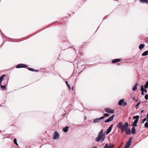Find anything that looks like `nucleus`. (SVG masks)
<instances>
[{
	"mask_svg": "<svg viewBox=\"0 0 148 148\" xmlns=\"http://www.w3.org/2000/svg\"><path fill=\"white\" fill-rule=\"evenodd\" d=\"M117 127L120 129H122L125 130V131L127 130V128H128V124L127 122H126L124 125L122 124L121 122L117 124Z\"/></svg>",
	"mask_w": 148,
	"mask_h": 148,
	"instance_id": "obj_1",
	"label": "nucleus"
},
{
	"mask_svg": "<svg viewBox=\"0 0 148 148\" xmlns=\"http://www.w3.org/2000/svg\"><path fill=\"white\" fill-rule=\"evenodd\" d=\"M103 130L102 129L99 133L98 136L96 139V140L97 142H99L100 141L103 136L105 135L103 133Z\"/></svg>",
	"mask_w": 148,
	"mask_h": 148,
	"instance_id": "obj_2",
	"label": "nucleus"
},
{
	"mask_svg": "<svg viewBox=\"0 0 148 148\" xmlns=\"http://www.w3.org/2000/svg\"><path fill=\"white\" fill-rule=\"evenodd\" d=\"M139 118V116L138 115L133 116V119H136V120L134 121L133 124L132 125V127H136L137 126V123L138 121V119Z\"/></svg>",
	"mask_w": 148,
	"mask_h": 148,
	"instance_id": "obj_3",
	"label": "nucleus"
},
{
	"mask_svg": "<svg viewBox=\"0 0 148 148\" xmlns=\"http://www.w3.org/2000/svg\"><path fill=\"white\" fill-rule=\"evenodd\" d=\"M59 138L60 136L59 134L57 132V131H55L53 134V139H58Z\"/></svg>",
	"mask_w": 148,
	"mask_h": 148,
	"instance_id": "obj_4",
	"label": "nucleus"
},
{
	"mask_svg": "<svg viewBox=\"0 0 148 148\" xmlns=\"http://www.w3.org/2000/svg\"><path fill=\"white\" fill-rule=\"evenodd\" d=\"M105 111L106 112L114 114V110L109 108H106L105 109Z\"/></svg>",
	"mask_w": 148,
	"mask_h": 148,
	"instance_id": "obj_5",
	"label": "nucleus"
},
{
	"mask_svg": "<svg viewBox=\"0 0 148 148\" xmlns=\"http://www.w3.org/2000/svg\"><path fill=\"white\" fill-rule=\"evenodd\" d=\"M27 66L24 64H19L17 65L16 68H27Z\"/></svg>",
	"mask_w": 148,
	"mask_h": 148,
	"instance_id": "obj_6",
	"label": "nucleus"
},
{
	"mask_svg": "<svg viewBox=\"0 0 148 148\" xmlns=\"http://www.w3.org/2000/svg\"><path fill=\"white\" fill-rule=\"evenodd\" d=\"M132 137H130L129 138L127 142L125 145H127L128 147H130L131 143L132 142Z\"/></svg>",
	"mask_w": 148,
	"mask_h": 148,
	"instance_id": "obj_7",
	"label": "nucleus"
},
{
	"mask_svg": "<svg viewBox=\"0 0 148 148\" xmlns=\"http://www.w3.org/2000/svg\"><path fill=\"white\" fill-rule=\"evenodd\" d=\"M113 126V124H112L110 126V127L108 128L107 130L106 131V133L107 134H109L111 131V130L112 129Z\"/></svg>",
	"mask_w": 148,
	"mask_h": 148,
	"instance_id": "obj_8",
	"label": "nucleus"
},
{
	"mask_svg": "<svg viewBox=\"0 0 148 148\" xmlns=\"http://www.w3.org/2000/svg\"><path fill=\"white\" fill-rule=\"evenodd\" d=\"M104 118V117H101L99 118L96 119L94 120V123L96 122H99L100 121V120L101 119H103Z\"/></svg>",
	"mask_w": 148,
	"mask_h": 148,
	"instance_id": "obj_9",
	"label": "nucleus"
},
{
	"mask_svg": "<svg viewBox=\"0 0 148 148\" xmlns=\"http://www.w3.org/2000/svg\"><path fill=\"white\" fill-rule=\"evenodd\" d=\"M125 132L127 135H130L131 133L130 129H128V128H127V130L125 131Z\"/></svg>",
	"mask_w": 148,
	"mask_h": 148,
	"instance_id": "obj_10",
	"label": "nucleus"
},
{
	"mask_svg": "<svg viewBox=\"0 0 148 148\" xmlns=\"http://www.w3.org/2000/svg\"><path fill=\"white\" fill-rule=\"evenodd\" d=\"M138 84L137 83L132 88V90L133 91H136L137 90V86Z\"/></svg>",
	"mask_w": 148,
	"mask_h": 148,
	"instance_id": "obj_11",
	"label": "nucleus"
},
{
	"mask_svg": "<svg viewBox=\"0 0 148 148\" xmlns=\"http://www.w3.org/2000/svg\"><path fill=\"white\" fill-rule=\"evenodd\" d=\"M121 61V60L119 59H114L112 61V63H116L118 62H119Z\"/></svg>",
	"mask_w": 148,
	"mask_h": 148,
	"instance_id": "obj_12",
	"label": "nucleus"
},
{
	"mask_svg": "<svg viewBox=\"0 0 148 148\" xmlns=\"http://www.w3.org/2000/svg\"><path fill=\"white\" fill-rule=\"evenodd\" d=\"M140 90L141 91V94L143 95H144V88L143 87V85H142L140 88Z\"/></svg>",
	"mask_w": 148,
	"mask_h": 148,
	"instance_id": "obj_13",
	"label": "nucleus"
},
{
	"mask_svg": "<svg viewBox=\"0 0 148 148\" xmlns=\"http://www.w3.org/2000/svg\"><path fill=\"white\" fill-rule=\"evenodd\" d=\"M124 101V99L120 100L118 103V105H122L123 102Z\"/></svg>",
	"mask_w": 148,
	"mask_h": 148,
	"instance_id": "obj_14",
	"label": "nucleus"
},
{
	"mask_svg": "<svg viewBox=\"0 0 148 148\" xmlns=\"http://www.w3.org/2000/svg\"><path fill=\"white\" fill-rule=\"evenodd\" d=\"M69 127L68 126H66L63 129V131L65 132H67L69 130Z\"/></svg>",
	"mask_w": 148,
	"mask_h": 148,
	"instance_id": "obj_15",
	"label": "nucleus"
},
{
	"mask_svg": "<svg viewBox=\"0 0 148 148\" xmlns=\"http://www.w3.org/2000/svg\"><path fill=\"white\" fill-rule=\"evenodd\" d=\"M131 133H132L133 134H135L136 132L135 131V128L134 127H132V131L131 132Z\"/></svg>",
	"mask_w": 148,
	"mask_h": 148,
	"instance_id": "obj_16",
	"label": "nucleus"
},
{
	"mask_svg": "<svg viewBox=\"0 0 148 148\" xmlns=\"http://www.w3.org/2000/svg\"><path fill=\"white\" fill-rule=\"evenodd\" d=\"M143 87L145 89H146L148 88V80L146 82L145 84L143 86Z\"/></svg>",
	"mask_w": 148,
	"mask_h": 148,
	"instance_id": "obj_17",
	"label": "nucleus"
},
{
	"mask_svg": "<svg viewBox=\"0 0 148 148\" xmlns=\"http://www.w3.org/2000/svg\"><path fill=\"white\" fill-rule=\"evenodd\" d=\"M145 47V45L143 44H141L139 45V48L140 50H141L143 49Z\"/></svg>",
	"mask_w": 148,
	"mask_h": 148,
	"instance_id": "obj_18",
	"label": "nucleus"
},
{
	"mask_svg": "<svg viewBox=\"0 0 148 148\" xmlns=\"http://www.w3.org/2000/svg\"><path fill=\"white\" fill-rule=\"evenodd\" d=\"M148 54V51H146L144 52L142 54L143 56H145L147 55Z\"/></svg>",
	"mask_w": 148,
	"mask_h": 148,
	"instance_id": "obj_19",
	"label": "nucleus"
},
{
	"mask_svg": "<svg viewBox=\"0 0 148 148\" xmlns=\"http://www.w3.org/2000/svg\"><path fill=\"white\" fill-rule=\"evenodd\" d=\"M114 146V145L110 144L106 148H113Z\"/></svg>",
	"mask_w": 148,
	"mask_h": 148,
	"instance_id": "obj_20",
	"label": "nucleus"
},
{
	"mask_svg": "<svg viewBox=\"0 0 148 148\" xmlns=\"http://www.w3.org/2000/svg\"><path fill=\"white\" fill-rule=\"evenodd\" d=\"M140 3H144L145 2L147 3L148 2V0H139Z\"/></svg>",
	"mask_w": 148,
	"mask_h": 148,
	"instance_id": "obj_21",
	"label": "nucleus"
},
{
	"mask_svg": "<svg viewBox=\"0 0 148 148\" xmlns=\"http://www.w3.org/2000/svg\"><path fill=\"white\" fill-rule=\"evenodd\" d=\"M5 76V75H2L0 77V81H2L3 79Z\"/></svg>",
	"mask_w": 148,
	"mask_h": 148,
	"instance_id": "obj_22",
	"label": "nucleus"
},
{
	"mask_svg": "<svg viewBox=\"0 0 148 148\" xmlns=\"http://www.w3.org/2000/svg\"><path fill=\"white\" fill-rule=\"evenodd\" d=\"M114 116L115 115H113L108 118L110 121H112L113 120V118L114 117Z\"/></svg>",
	"mask_w": 148,
	"mask_h": 148,
	"instance_id": "obj_23",
	"label": "nucleus"
},
{
	"mask_svg": "<svg viewBox=\"0 0 148 148\" xmlns=\"http://www.w3.org/2000/svg\"><path fill=\"white\" fill-rule=\"evenodd\" d=\"M1 88H2L3 89L5 90L6 89V88L5 85H4L3 86L1 85Z\"/></svg>",
	"mask_w": 148,
	"mask_h": 148,
	"instance_id": "obj_24",
	"label": "nucleus"
},
{
	"mask_svg": "<svg viewBox=\"0 0 148 148\" xmlns=\"http://www.w3.org/2000/svg\"><path fill=\"white\" fill-rule=\"evenodd\" d=\"M14 143L17 145L18 146V145L17 142V140L16 138H14Z\"/></svg>",
	"mask_w": 148,
	"mask_h": 148,
	"instance_id": "obj_25",
	"label": "nucleus"
},
{
	"mask_svg": "<svg viewBox=\"0 0 148 148\" xmlns=\"http://www.w3.org/2000/svg\"><path fill=\"white\" fill-rule=\"evenodd\" d=\"M144 126L146 128H148V123L146 122Z\"/></svg>",
	"mask_w": 148,
	"mask_h": 148,
	"instance_id": "obj_26",
	"label": "nucleus"
},
{
	"mask_svg": "<svg viewBox=\"0 0 148 148\" xmlns=\"http://www.w3.org/2000/svg\"><path fill=\"white\" fill-rule=\"evenodd\" d=\"M28 69L30 71H35V69H33V68H28Z\"/></svg>",
	"mask_w": 148,
	"mask_h": 148,
	"instance_id": "obj_27",
	"label": "nucleus"
},
{
	"mask_svg": "<svg viewBox=\"0 0 148 148\" xmlns=\"http://www.w3.org/2000/svg\"><path fill=\"white\" fill-rule=\"evenodd\" d=\"M140 102H138V103L136 104V109H138V106L140 104Z\"/></svg>",
	"mask_w": 148,
	"mask_h": 148,
	"instance_id": "obj_28",
	"label": "nucleus"
},
{
	"mask_svg": "<svg viewBox=\"0 0 148 148\" xmlns=\"http://www.w3.org/2000/svg\"><path fill=\"white\" fill-rule=\"evenodd\" d=\"M147 120V119L146 118H144L143 120H142V121L141 122V123H143L144 122Z\"/></svg>",
	"mask_w": 148,
	"mask_h": 148,
	"instance_id": "obj_29",
	"label": "nucleus"
},
{
	"mask_svg": "<svg viewBox=\"0 0 148 148\" xmlns=\"http://www.w3.org/2000/svg\"><path fill=\"white\" fill-rule=\"evenodd\" d=\"M145 99L146 100H147L148 99V94H146L145 96Z\"/></svg>",
	"mask_w": 148,
	"mask_h": 148,
	"instance_id": "obj_30",
	"label": "nucleus"
},
{
	"mask_svg": "<svg viewBox=\"0 0 148 148\" xmlns=\"http://www.w3.org/2000/svg\"><path fill=\"white\" fill-rule=\"evenodd\" d=\"M109 114H108L105 113L104 114V116L103 117H104V118H105V117H107L108 116H109Z\"/></svg>",
	"mask_w": 148,
	"mask_h": 148,
	"instance_id": "obj_31",
	"label": "nucleus"
},
{
	"mask_svg": "<svg viewBox=\"0 0 148 148\" xmlns=\"http://www.w3.org/2000/svg\"><path fill=\"white\" fill-rule=\"evenodd\" d=\"M110 121H111L109 119H108L107 120L105 121V123L106 122H109Z\"/></svg>",
	"mask_w": 148,
	"mask_h": 148,
	"instance_id": "obj_32",
	"label": "nucleus"
},
{
	"mask_svg": "<svg viewBox=\"0 0 148 148\" xmlns=\"http://www.w3.org/2000/svg\"><path fill=\"white\" fill-rule=\"evenodd\" d=\"M105 138V135L103 136L102 137V138L101 139L102 141H103L104 140Z\"/></svg>",
	"mask_w": 148,
	"mask_h": 148,
	"instance_id": "obj_33",
	"label": "nucleus"
},
{
	"mask_svg": "<svg viewBox=\"0 0 148 148\" xmlns=\"http://www.w3.org/2000/svg\"><path fill=\"white\" fill-rule=\"evenodd\" d=\"M130 147H128L127 145H125L124 148H128Z\"/></svg>",
	"mask_w": 148,
	"mask_h": 148,
	"instance_id": "obj_34",
	"label": "nucleus"
},
{
	"mask_svg": "<svg viewBox=\"0 0 148 148\" xmlns=\"http://www.w3.org/2000/svg\"><path fill=\"white\" fill-rule=\"evenodd\" d=\"M65 83L66 84L67 86H69V84L68 83V82H67V81H65Z\"/></svg>",
	"mask_w": 148,
	"mask_h": 148,
	"instance_id": "obj_35",
	"label": "nucleus"
},
{
	"mask_svg": "<svg viewBox=\"0 0 148 148\" xmlns=\"http://www.w3.org/2000/svg\"><path fill=\"white\" fill-rule=\"evenodd\" d=\"M121 129V131L122 132V133H123L124 132V131H125V130H123L122 129Z\"/></svg>",
	"mask_w": 148,
	"mask_h": 148,
	"instance_id": "obj_36",
	"label": "nucleus"
},
{
	"mask_svg": "<svg viewBox=\"0 0 148 148\" xmlns=\"http://www.w3.org/2000/svg\"><path fill=\"white\" fill-rule=\"evenodd\" d=\"M108 144H106L105 145V147H103V148H106L108 146Z\"/></svg>",
	"mask_w": 148,
	"mask_h": 148,
	"instance_id": "obj_37",
	"label": "nucleus"
},
{
	"mask_svg": "<svg viewBox=\"0 0 148 148\" xmlns=\"http://www.w3.org/2000/svg\"><path fill=\"white\" fill-rule=\"evenodd\" d=\"M123 104L124 106H125L127 105V103L125 102H124Z\"/></svg>",
	"mask_w": 148,
	"mask_h": 148,
	"instance_id": "obj_38",
	"label": "nucleus"
},
{
	"mask_svg": "<svg viewBox=\"0 0 148 148\" xmlns=\"http://www.w3.org/2000/svg\"><path fill=\"white\" fill-rule=\"evenodd\" d=\"M123 142H122L118 148H120V147L121 146V145H123Z\"/></svg>",
	"mask_w": 148,
	"mask_h": 148,
	"instance_id": "obj_39",
	"label": "nucleus"
},
{
	"mask_svg": "<svg viewBox=\"0 0 148 148\" xmlns=\"http://www.w3.org/2000/svg\"><path fill=\"white\" fill-rule=\"evenodd\" d=\"M144 92H147V90L146 89H145V90L144 89Z\"/></svg>",
	"mask_w": 148,
	"mask_h": 148,
	"instance_id": "obj_40",
	"label": "nucleus"
},
{
	"mask_svg": "<svg viewBox=\"0 0 148 148\" xmlns=\"http://www.w3.org/2000/svg\"><path fill=\"white\" fill-rule=\"evenodd\" d=\"M38 70H37V69L35 70V71H35V72H38Z\"/></svg>",
	"mask_w": 148,
	"mask_h": 148,
	"instance_id": "obj_41",
	"label": "nucleus"
},
{
	"mask_svg": "<svg viewBox=\"0 0 148 148\" xmlns=\"http://www.w3.org/2000/svg\"><path fill=\"white\" fill-rule=\"evenodd\" d=\"M146 117L147 119H148V113L147 114Z\"/></svg>",
	"mask_w": 148,
	"mask_h": 148,
	"instance_id": "obj_42",
	"label": "nucleus"
},
{
	"mask_svg": "<svg viewBox=\"0 0 148 148\" xmlns=\"http://www.w3.org/2000/svg\"><path fill=\"white\" fill-rule=\"evenodd\" d=\"M67 86L70 89V86H69H69Z\"/></svg>",
	"mask_w": 148,
	"mask_h": 148,
	"instance_id": "obj_43",
	"label": "nucleus"
},
{
	"mask_svg": "<svg viewBox=\"0 0 148 148\" xmlns=\"http://www.w3.org/2000/svg\"><path fill=\"white\" fill-rule=\"evenodd\" d=\"M143 111H144V110H142V111H141V113H142L143 112Z\"/></svg>",
	"mask_w": 148,
	"mask_h": 148,
	"instance_id": "obj_44",
	"label": "nucleus"
},
{
	"mask_svg": "<svg viewBox=\"0 0 148 148\" xmlns=\"http://www.w3.org/2000/svg\"><path fill=\"white\" fill-rule=\"evenodd\" d=\"M92 148H97V147H92Z\"/></svg>",
	"mask_w": 148,
	"mask_h": 148,
	"instance_id": "obj_45",
	"label": "nucleus"
},
{
	"mask_svg": "<svg viewBox=\"0 0 148 148\" xmlns=\"http://www.w3.org/2000/svg\"><path fill=\"white\" fill-rule=\"evenodd\" d=\"M1 81H0V85H1Z\"/></svg>",
	"mask_w": 148,
	"mask_h": 148,
	"instance_id": "obj_46",
	"label": "nucleus"
},
{
	"mask_svg": "<svg viewBox=\"0 0 148 148\" xmlns=\"http://www.w3.org/2000/svg\"><path fill=\"white\" fill-rule=\"evenodd\" d=\"M72 90H73V87L72 88Z\"/></svg>",
	"mask_w": 148,
	"mask_h": 148,
	"instance_id": "obj_47",
	"label": "nucleus"
},
{
	"mask_svg": "<svg viewBox=\"0 0 148 148\" xmlns=\"http://www.w3.org/2000/svg\"><path fill=\"white\" fill-rule=\"evenodd\" d=\"M147 121L148 122V119H147Z\"/></svg>",
	"mask_w": 148,
	"mask_h": 148,
	"instance_id": "obj_48",
	"label": "nucleus"
},
{
	"mask_svg": "<svg viewBox=\"0 0 148 148\" xmlns=\"http://www.w3.org/2000/svg\"><path fill=\"white\" fill-rule=\"evenodd\" d=\"M0 32H1V30H0Z\"/></svg>",
	"mask_w": 148,
	"mask_h": 148,
	"instance_id": "obj_49",
	"label": "nucleus"
}]
</instances>
